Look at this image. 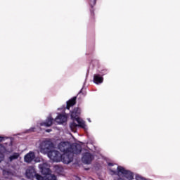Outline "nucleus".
<instances>
[{
  "mask_svg": "<svg viewBox=\"0 0 180 180\" xmlns=\"http://www.w3.org/2000/svg\"><path fill=\"white\" fill-rule=\"evenodd\" d=\"M51 148H54V143L51 139H46L39 143V150L41 154H47L54 162H61V153L58 150H51Z\"/></svg>",
  "mask_w": 180,
  "mask_h": 180,
  "instance_id": "obj_1",
  "label": "nucleus"
},
{
  "mask_svg": "<svg viewBox=\"0 0 180 180\" xmlns=\"http://www.w3.org/2000/svg\"><path fill=\"white\" fill-rule=\"evenodd\" d=\"M67 117H68L67 114H58L55 119H53L51 116H49L45 121L38 122L37 126L31 127L30 129L27 130L26 133L37 131V129H40L41 127H50L53 125V122H56L58 124H63V123L67 122Z\"/></svg>",
  "mask_w": 180,
  "mask_h": 180,
  "instance_id": "obj_2",
  "label": "nucleus"
},
{
  "mask_svg": "<svg viewBox=\"0 0 180 180\" xmlns=\"http://www.w3.org/2000/svg\"><path fill=\"white\" fill-rule=\"evenodd\" d=\"M81 115V108H75L70 113L71 119L72 120H76L77 123L75 122H72L70 123V129L71 131L73 133H77V129L80 127L81 129H84L85 131L88 130V125L82 118L79 117Z\"/></svg>",
  "mask_w": 180,
  "mask_h": 180,
  "instance_id": "obj_3",
  "label": "nucleus"
},
{
  "mask_svg": "<svg viewBox=\"0 0 180 180\" xmlns=\"http://www.w3.org/2000/svg\"><path fill=\"white\" fill-rule=\"evenodd\" d=\"M58 150L63 153V154L66 153H74V154H81V151H82V147L79 144H72L69 142H60L58 146Z\"/></svg>",
  "mask_w": 180,
  "mask_h": 180,
  "instance_id": "obj_4",
  "label": "nucleus"
},
{
  "mask_svg": "<svg viewBox=\"0 0 180 180\" xmlns=\"http://www.w3.org/2000/svg\"><path fill=\"white\" fill-rule=\"evenodd\" d=\"M13 153V143L12 141L10 143H0V153L1 154H11Z\"/></svg>",
  "mask_w": 180,
  "mask_h": 180,
  "instance_id": "obj_5",
  "label": "nucleus"
},
{
  "mask_svg": "<svg viewBox=\"0 0 180 180\" xmlns=\"http://www.w3.org/2000/svg\"><path fill=\"white\" fill-rule=\"evenodd\" d=\"M74 153L72 152H67L66 153H63L60 155L61 160L60 161L63 162V164H70V162H72V160H74Z\"/></svg>",
  "mask_w": 180,
  "mask_h": 180,
  "instance_id": "obj_6",
  "label": "nucleus"
},
{
  "mask_svg": "<svg viewBox=\"0 0 180 180\" xmlns=\"http://www.w3.org/2000/svg\"><path fill=\"white\" fill-rule=\"evenodd\" d=\"M39 168L42 175L51 174V170H50V165H49L47 162H43V163L39 164Z\"/></svg>",
  "mask_w": 180,
  "mask_h": 180,
  "instance_id": "obj_7",
  "label": "nucleus"
},
{
  "mask_svg": "<svg viewBox=\"0 0 180 180\" xmlns=\"http://www.w3.org/2000/svg\"><path fill=\"white\" fill-rule=\"evenodd\" d=\"M37 175L39 174H36V170L33 167H30L26 169L25 176L28 179H33V178H36V179H37Z\"/></svg>",
  "mask_w": 180,
  "mask_h": 180,
  "instance_id": "obj_8",
  "label": "nucleus"
},
{
  "mask_svg": "<svg viewBox=\"0 0 180 180\" xmlns=\"http://www.w3.org/2000/svg\"><path fill=\"white\" fill-rule=\"evenodd\" d=\"M94 155H92L90 153L86 152L83 154V156L82 158V161L84 162V164H91L92 161L94 160Z\"/></svg>",
  "mask_w": 180,
  "mask_h": 180,
  "instance_id": "obj_9",
  "label": "nucleus"
},
{
  "mask_svg": "<svg viewBox=\"0 0 180 180\" xmlns=\"http://www.w3.org/2000/svg\"><path fill=\"white\" fill-rule=\"evenodd\" d=\"M34 158H36V155L34 154V152L30 151L24 156V161L25 162H27V164H30V162H32V161H33Z\"/></svg>",
  "mask_w": 180,
  "mask_h": 180,
  "instance_id": "obj_10",
  "label": "nucleus"
},
{
  "mask_svg": "<svg viewBox=\"0 0 180 180\" xmlns=\"http://www.w3.org/2000/svg\"><path fill=\"white\" fill-rule=\"evenodd\" d=\"M45 175L44 177L40 175H37V180H57V176L54 174H51V173H49Z\"/></svg>",
  "mask_w": 180,
  "mask_h": 180,
  "instance_id": "obj_11",
  "label": "nucleus"
},
{
  "mask_svg": "<svg viewBox=\"0 0 180 180\" xmlns=\"http://www.w3.org/2000/svg\"><path fill=\"white\" fill-rule=\"evenodd\" d=\"M93 81H94V84H96V85H100V84L103 83V76L99 73L95 74L94 75Z\"/></svg>",
  "mask_w": 180,
  "mask_h": 180,
  "instance_id": "obj_12",
  "label": "nucleus"
},
{
  "mask_svg": "<svg viewBox=\"0 0 180 180\" xmlns=\"http://www.w3.org/2000/svg\"><path fill=\"white\" fill-rule=\"evenodd\" d=\"M75 101H77V97H73L67 102L66 109H68V110H70V108L75 105Z\"/></svg>",
  "mask_w": 180,
  "mask_h": 180,
  "instance_id": "obj_13",
  "label": "nucleus"
},
{
  "mask_svg": "<svg viewBox=\"0 0 180 180\" xmlns=\"http://www.w3.org/2000/svg\"><path fill=\"white\" fill-rule=\"evenodd\" d=\"M20 157V155L18 153H14L13 155H10L8 160L11 162L12 161H15V160H18Z\"/></svg>",
  "mask_w": 180,
  "mask_h": 180,
  "instance_id": "obj_14",
  "label": "nucleus"
},
{
  "mask_svg": "<svg viewBox=\"0 0 180 180\" xmlns=\"http://www.w3.org/2000/svg\"><path fill=\"white\" fill-rule=\"evenodd\" d=\"M108 72H109V70H108V69H103L98 72V74H100V75H102L103 77V75H106Z\"/></svg>",
  "mask_w": 180,
  "mask_h": 180,
  "instance_id": "obj_15",
  "label": "nucleus"
},
{
  "mask_svg": "<svg viewBox=\"0 0 180 180\" xmlns=\"http://www.w3.org/2000/svg\"><path fill=\"white\" fill-rule=\"evenodd\" d=\"M136 180H147L146 178L143 177V176L140 174H136L135 176Z\"/></svg>",
  "mask_w": 180,
  "mask_h": 180,
  "instance_id": "obj_16",
  "label": "nucleus"
},
{
  "mask_svg": "<svg viewBox=\"0 0 180 180\" xmlns=\"http://www.w3.org/2000/svg\"><path fill=\"white\" fill-rule=\"evenodd\" d=\"M3 174L5 176V178H8V176H6V175H8V176L11 175V172L6 171V169H3Z\"/></svg>",
  "mask_w": 180,
  "mask_h": 180,
  "instance_id": "obj_17",
  "label": "nucleus"
},
{
  "mask_svg": "<svg viewBox=\"0 0 180 180\" xmlns=\"http://www.w3.org/2000/svg\"><path fill=\"white\" fill-rule=\"evenodd\" d=\"M8 139H9L8 136H0V143L5 141V140H8Z\"/></svg>",
  "mask_w": 180,
  "mask_h": 180,
  "instance_id": "obj_18",
  "label": "nucleus"
},
{
  "mask_svg": "<svg viewBox=\"0 0 180 180\" xmlns=\"http://www.w3.org/2000/svg\"><path fill=\"white\" fill-rule=\"evenodd\" d=\"M4 158H5V156L4 155V154L0 153V162L1 161H4Z\"/></svg>",
  "mask_w": 180,
  "mask_h": 180,
  "instance_id": "obj_19",
  "label": "nucleus"
},
{
  "mask_svg": "<svg viewBox=\"0 0 180 180\" xmlns=\"http://www.w3.org/2000/svg\"><path fill=\"white\" fill-rule=\"evenodd\" d=\"M51 131H52V129H46V133H51Z\"/></svg>",
  "mask_w": 180,
  "mask_h": 180,
  "instance_id": "obj_20",
  "label": "nucleus"
},
{
  "mask_svg": "<svg viewBox=\"0 0 180 180\" xmlns=\"http://www.w3.org/2000/svg\"><path fill=\"white\" fill-rule=\"evenodd\" d=\"M55 169L57 171V169H60V166H55Z\"/></svg>",
  "mask_w": 180,
  "mask_h": 180,
  "instance_id": "obj_21",
  "label": "nucleus"
},
{
  "mask_svg": "<svg viewBox=\"0 0 180 180\" xmlns=\"http://www.w3.org/2000/svg\"><path fill=\"white\" fill-rule=\"evenodd\" d=\"M87 120L89 122V123H91V119L88 118Z\"/></svg>",
  "mask_w": 180,
  "mask_h": 180,
  "instance_id": "obj_22",
  "label": "nucleus"
},
{
  "mask_svg": "<svg viewBox=\"0 0 180 180\" xmlns=\"http://www.w3.org/2000/svg\"><path fill=\"white\" fill-rule=\"evenodd\" d=\"M77 180H79V178H77Z\"/></svg>",
  "mask_w": 180,
  "mask_h": 180,
  "instance_id": "obj_23",
  "label": "nucleus"
}]
</instances>
